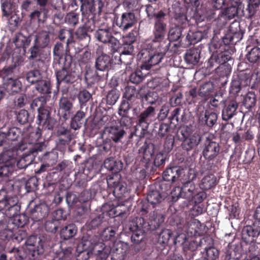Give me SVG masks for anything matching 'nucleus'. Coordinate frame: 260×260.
I'll return each instance as SVG.
<instances>
[{
  "label": "nucleus",
  "mask_w": 260,
  "mask_h": 260,
  "mask_svg": "<svg viewBox=\"0 0 260 260\" xmlns=\"http://www.w3.org/2000/svg\"><path fill=\"white\" fill-rule=\"evenodd\" d=\"M161 18L156 17L154 30V39L151 42L147 41L138 54L142 62V69L148 70L152 66L157 64L168 49V44L161 42L166 34V24Z\"/></svg>",
  "instance_id": "f257e3e1"
},
{
  "label": "nucleus",
  "mask_w": 260,
  "mask_h": 260,
  "mask_svg": "<svg viewBox=\"0 0 260 260\" xmlns=\"http://www.w3.org/2000/svg\"><path fill=\"white\" fill-rule=\"evenodd\" d=\"M82 244L84 250L92 253L96 260H106L111 253L110 244L102 242L93 243L91 240L83 239Z\"/></svg>",
  "instance_id": "f03ea898"
},
{
  "label": "nucleus",
  "mask_w": 260,
  "mask_h": 260,
  "mask_svg": "<svg viewBox=\"0 0 260 260\" xmlns=\"http://www.w3.org/2000/svg\"><path fill=\"white\" fill-rule=\"evenodd\" d=\"M42 240L37 236H30L25 242L24 251L29 259H35L43 252Z\"/></svg>",
  "instance_id": "7ed1b4c3"
},
{
  "label": "nucleus",
  "mask_w": 260,
  "mask_h": 260,
  "mask_svg": "<svg viewBox=\"0 0 260 260\" xmlns=\"http://www.w3.org/2000/svg\"><path fill=\"white\" fill-rule=\"evenodd\" d=\"M155 117V109L153 107L149 106L142 112L139 116L138 122L136 126V133H138L141 128L140 135H143L147 131L148 125Z\"/></svg>",
  "instance_id": "20e7f679"
},
{
  "label": "nucleus",
  "mask_w": 260,
  "mask_h": 260,
  "mask_svg": "<svg viewBox=\"0 0 260 260\" xmlns=\"http://www.w3.org/2000/svg\"><path fill=\"white\" fill-rule=\"evenodd\" d=\"M139 0H124L123 3V7L126 11L122 14H119L118 12L122 9L120 6H117L114 10L115 16H136L139 14Z\"/></svg>",
  "instance_id": "39448f33"
},
{
  "label": "nucleus",
  "mask_w": 260,
  "mask_h": 260,
  "mask_svg": "<svg viewBox=\"0 0 260 260\" xmlns=\"http://www.w3.org/2000/svg\"><path fill=\"white\" fill-rule=\"evenodd\" d=\"M143 222L144 219L139 218L132 221L130 223L129 230L132 232L131 238L135 243H140L144 238Z\"/></svg>",
  "instance_id": "423d86ee"
},
{
  "label": "nucleus",
  "mask_w": 260,
  "mask_h": 260,
  "mask_svg": "<svg viewBox=\"0 0 260 260\" xmlns=\"http://www.w3.org/2000/svg\"><path fill=\"white\" fill-rule=\"evenodd\" d=\"M230 58L229 52L226 51H223V48L219 47L218 50L214 51L212 55L209 59L208 67L211 68L219 64H222L230 60Z\"/></svg>",
  "instance_id": "0eeeda50"
},
{
  "label": "nucleus",
  "mask_w": 260,
  "mask_h": 260,
  "mask_svg": "<svg viewBox=\"0 0 260 260\" xmlns=\"http://www.w3.org/2000/svg\"><path fill=\"white\" fill-rule=\"evenodd\" d=\"M233 1L231 6L219 11V13H217V16H245V14L242 9L240 0Z\"/></svg>",
  "instance_id": "6e6552de"
},
{
  "label": "nucleus",
  "mask_w": 260,
  "mask_h": 260,
  "mask_svg": "<svg viewBox=\"0 0 260 260\" xmlns=\"http://www.w3.org/2000/svg\"><path fill=\"white\" fill-rule=\"evenodd\" d=\"M125 132L121 125H116L105 127L103 136H107L114 142H119L123 137Z\"/></svg>",
  "instance_id": "1a4fd4ad"
},
{
  "label": "nucleus",
  "mask_w": 260,
  "mask_h": 260,
  "mask_svg": "<svg viewBox=\"0 0 260 260\" xmlns=\"http://www.w3.org/2000/svg\"><path fill=\"white\" fill-rule=\"evenodd\" d=\"M128 250V245L126 243L120 240H116L111 248L112 256L115 257L117 260H124L125 256Z\"/></svg>",
  "instance_id": "9d476101"
},
{
  "label": "nucleus",
  "mask_w": 260,
  "mask_h": 260,
  "mask_svg": "<svg viewBox=\"0 0 260 260\" xmlns=\"http://www.w3.org/2000/svg\"><path fill=\"white\" fill-rule=\"evenodd\" d=\"M18 199L17 197L8 198L5 190L0 191V208L4 209L8 208L10 211L12 210H17Z\"/></svg>",
  "instance_id": "9b49d317"
},
{
  "label": "nucleus",
  "mask_w": 260,
  "mask_h": 260,
  "mask_svg": "<svg viewBox=\"0 0 260 260\" xmlns=\"http://www.w3.org/2000/svg\"><path fill=\"white\" fill-rule=\"evenodd\" d=\"M220 147L218 143L211 141H207L203 150L204 157L208 160L214 159L219 154Z\"/></svg>",
  "instance_id": "f8f14e48"
},
{
  "label": "nucleus",
  "mask_w": 260,
  "mask_h": 260,
  "mask_svg": "<svg viewBox=\"0 0 260 260\" xmlns=\"http://www.w3.org/2000/svg\"><path fill=\"white\" fill-rule=\"evenodd\" d=\"M162 242L165 243H167L171 238H173L174 240V243H181L184 244V246L187 245V242L185 241L186 237L184 233H181L178 234V233H172L170 230H166L163 231L160 235L159 238H164Z\"/></svg>",
  "instance_id": "ddd939ff"
},
{
  "label": "nucleus",
  "mask_w": 260,
  "mask_h": 260,
  "mask_svg": "<svg viewBox=\"0 0 260 260\" xmlns=\"http://www.w3.org/2000/svg\"><path fill=\"white\" fill-rule=\"evenodd\" d=\"M119 181V177L118 175L110 176L107 180L108 187L114 189L113 193L122 194L125 192L126 188Z\"/></svg>",
  "instance_id": "4468645a"
},
{
  "label": "nucleus",
  "mask_w": 260,
  "mask_h": 260,
  "mask_svg": "<svg viewBox=\"0 0 260 260\" xmlns=\"http://www.w3.org/2000/svg\"><path fill=\"white\" fill-rule=\"evenodd\" d=\"M4 86L6 90L11 94L17 93L21 89V82L16 79L8 78L5 81Z\"/></svg>",
  "instance_id": "2eb2a0df"
},
{
  "label": "nucleus",
  "mask_w": 260,
  "mask_h": 260,
  "mask_svg": "<svg viewBox=\"0 0 260 260\" xmlns=\"http://www.w3.org/2000/svg\"><path fill=\"white\" fill-rule=\"evenodd\" d=\"M96 38L100 41L104 43H111L116 46L118 44V41L114 37H112L111 34L107 30L99 29L95 34Z\"/></svg>",
  "instance_id": "dca6fc26"
},
{
  "label": "nucleus",
  "mask_w": 260,
  "mask_h": 260,
  "mask_svg": "<svg viewBox=\"0 0 260 260\" xmlns=\"http://www.w3.org/2000/svg\"><path fill=\"white\" fill-rule=\"evenodd\" d=\"M74 100L67 97H62L59 100V110L63 113V117L66 118L71 113L73 108Z\"/></svg>",
  "instance_id": "f3484780"
},
{
  "label": "nucleus",
  "mask_w": 260,
  "mask_h": 260,
  "mask_svg": "<svg viewBox=\"0 0 260 260\" xmlns=\"http://www.w3.org/2000/svg\"><path fill=\"white\" fill-rule=\"evenodd\" d=\"M200 59V50L196 48L188 50L185 56V60L187 63L197 64Z\"/></svg>",
  "instance_id": "a211bd4d"
},
{
  "label": "nucleus",
  "mask_w": 260,
  "mask_h": 260,
  "mask_svg": "<svg viewBox=\"0 0 260 260\" xmlns=\"http://www.w3.org/2000/svg\"><path fill=\"white\" fill-rule=\"evenodd\" d=\"M135 17H115L114 25L121 28L123 30H126L131 27L135 23Z\"/></svg>",
  "instance_id": "6ab92c4d"
},
{
  "label": "nucleus",
  "mask_w": 260,
  "mask_h": 260,
  "mask_svg": "<svg viewBox=\"0 0 260 260\" xmlns=\"http://www.w3.org/2000/svg\"><path fill=\"white\" fill-rule=\"evenodd\" d=\"M111 59L109 56L102 54L96 60V68L100 71H105L111 67Z\"/></svg>",
  "instance_id": "aec40b11"
},
{
  "label": "nucleus",
  "mask_w": 260,
  "mask_h": 260,
  "mask_svg": "<svg viewBox=\"0 0 260 260\" xmlns=\"http://www.w3.org/2000/svg\"><path fill=\"white\" fill-rule=\"evenodd\" d=\"M181 170L177 167L170 168L163 173V178L167 181H175L180 176Z\"/></svg>",
  "instance_id": "412c9836"
},
{
  "label": "nucleus",
  "mask_w": 260,
  "mask_h": 260,
  "mask_svg": "<svg viewBox=\"0 0 260 260\" xmlns=\"http://www.w3.org/2000/svg\"><path fill=\"white\" fill-rule=\"evenodd\" d=\"M238 108V104L235 101L231 102L222 111V119L227 121L235 114Z\"/></svg>",
  "instance_id": "4be33fe9"
},
{
  "label": "nucleus",
  "mask_w": 260,
  "mask_h": 260,
  "mask_svg": "<svg viewBox=\"0 0 260 260\" xmlns=\"http://www.w3.org/2000/svg\"><path fill=\"white\" fill-rule=\"evenodd\" d=\"M154 147L152 145L144 144L139 149V153L140 156L146 161H148L152 157L154 153Z\"/></svg>",
  "instance_id": "5701e85b"
},
{
  "label": "nucleus",
  "mask_w": 260,
  "mask_h": 260,
  "mask_svg": "<svg viewBox=\"0 0 260 260\" xmlns=\"http://www.w3.org/2000/svg\"><path fill=\"white\" fill-rule=\"evenodd\" d=\"M48 0H37V3L39 6V10H35L31 12L29 16H40L43 15V16H47L48 9L47 8Z\"/></svg>",
  "instance_id": "b1692460"
},
{
  "label": "nucleus",
  "mask_w": 260,
  "mask_h": 260,
  "mask_svg": "<svg viewBox=\"0 0 260 260\" xmlns=\"http://www.w3.org/2000/svg\"><path fill=\"white\" fill-rule=\"evenodd\" d=\"M17 155L18 150L14 149L7 150L2 154L3 158H6L4 161L8 165L7 167L15 163Z\"/></svg>",
  "instance_id": "393cba45"
},
{
  "label": "nucleus",
  "mask_w": 260,
  "mask_h": 260,
  "mask_svg": "<svg viewBox=\"0 0 260 260\" xmlns=\"http://www.w3.org/2000/svg\"><path fill=\"white\" fill-rule=\"evenodd\" d=\"M182 198L191 200L193 197L195 191V185L191 182H187L185 183L182 187Z\"/></svg>",
  "instance_id": "a878e982"
},
{
  "label": "nucleus",
  "mask_w": 260,
  "mask_h": 260,
  "mask_svg": "<svg viewBox=\"0 0 260 260\" xmlns=\"http://www.w3.org/2000/svg\"><path fill=\"white\" fill-rule=\"evenodd\" d=\"M216 179L214 175L211 174L205 176L200 184V187L204 190H208L214 186Z\"/></svg>",
  "instance_id": "bb28decb"
},
{
  "label": "nucleus",
  "mask_w": 260,
  "mask_h": 260,
  "mask_svg": "<svg viewBox=\"0 0 260 260\" xmlns=\"http://www.w3.org/2000/svg\"><path fill=\"white\" fill-rule=\"evenodd\" d=\"M3 16H17L15 12V6L8 1H5L2 5Z\"/></svg>",
  "instance_id": "cd10ccee"
},
{
  "label": "nucleus",
  "mask_w": 260,
  "mask_h": 260,
  "mask_svg": "<svg viewBox=\"0 0 260 260\" xmlns=\"http://www.w3.org/2000/svg\"><path fill=\"white\" fill-rule=\"evenodd\" d=\"M85 113L82 111H78L72 118L71 127L74 130L79 129L82 125L81 120L85 117Z\"/></svg>",
  "instance_id": "c85d7f7f"
},
{
  "label": "nucleus",
  "mask_w": 260,
  "mask_h": 260,
  "mask_svg": "<svg viewBox=\"0 0 260 260\" xmlns=\"http://www.w3.org/2000/svg\"><path fill=\"white\" fill-rule=\"evenodd\" d=\"M77 228L74 224H69L63 228L60 232V236L64 240L69 239L75 235Z\"/></svg>",
  "instance_id": "c756f323"
},
{
  "label": "nucleus",
  "mask_w": 260,
  "mask_h": 260,
  "mask_svg": "<svg viewBox=\"0 0 260 260\" xmlns=\"http://www.w3.org/2000/svg\"><path fill=\"white\" fill-rule=\"evenodd\" d=\"M49 42V33L47 31L39 32L36 37L35 43L41 48L46 47Z\"/></svg>",
  "instance_id": "7c9ffc66"
},
{
  "label": "nucleus",
  "mask_w": 260,
  "mask_h": 260,
  "mask_svg": "<svg viewBox=\"0 0 260 260\" xmlns=\"http://www.w3.org/2000/svg\"><path fill=\"white\" fill-rule=\"evenodd\" d=\"M214 89V85L211 82H206L202 85L198 91V94L202 97H207L212 94Z\"/></svg>",
  "instance_id": "2f4dec72"
},
{
  "label": "nucleus",
  "mask_w": 260,
  "mask_h": 260,
  "mask_svg": "<svg viewBox=\"0 0 260 260\" xmlns=\"http://www.w3.org/2000/svg\"><path fill=\"white\" fill-rule=\"evenodd\" d=\"M144 11L147 14V16H165L166 14L161 11L157 13L155 9L151 5H147L145 6H142L139 11V15L141 16V13Z\"/></svg>",
  "instance_id": "473e14b6"
},
{
  "label": "nucleus",
  "mask_w": 260,
  "mask_h": 260,
  "mask_svg": "<svg viewBox=\"0 0 260 260\" xmlns=\"http://www.w3.org/2000/svg\"><path fill=\"white\" fill-rule=\"evenodd\" d=\"M74 78L73 75L69 74L65 69H62L56 73V78L58 82H71L74 80Z\"/></svg>",
  "instance_id": "72a5a7b5"
},
{
  "label": "nucleus",
  "mask_w": 260,
  "mask_h": 260,
  "mask_svg": "<svg viewBox=\"0 0 260 260\" xmlns=\"http://www.w3.org/2000/svg\"><path fill=\"white\" fill-rule=\"evenodd\" d=\"M217 119V115L213 112L206 111L204 116L200 118L203 122L209 126H212L216 122Z\"/></svg>",
  "instance_id": "f704fd0d"
},
{
  "label": "nucleus",
  "mask_w": 260,
  "mask_h": 260,
  "mask_svg": "<svg viewBox=\"0 0 260 260\" xmlns=\"http://www.w3.org/2000/svg\"><path fill=\"white\" fill-rule=\"evenodd\" d=\"M260 233V230L258 228L253 229L251 226H247L244 228L242 231V236L243 238L246 239L249 238H254L257 237Z\"/></svg>",
  "instance_id": "c9c22d12"
},
{
  "label": "nucleus",
  "mask_w": 260,
  "mask_h": 260,
  "mask_svg": "<svg viewBox=\"0 0 260 260\" xmlns=\"http://www.w3.org/2000/svg\"><path fill=\"white\" fill-rule=\"evenodd\" d=\"M164 200L162 196L158 191L150 192L147 196V201L153 205H155Z\"/></svg>",
  "instance_id": "e433bc0d"
},
{
  "label": "nucleus",
  "mask_w": 260,
  "mask_h": 260,
  "mask_svg": "<svg viewBox=\"0 0 260 260\" xmlns=\"http://www.w3.org/2000/svg\"><path fill=\"white\" fill-rule=\"evenodd\" d=\"M150 224L154 228L158 227L164 221V217L157 212H153L149 215Z\"/></svg>",
  "instance_id": "4c0bfd02"
},
{
  "label": "nucleus",
  "mask_w": 260,
  "mask_h": 260,
  "mask_svg": "<svg viewBox=\"0 0 260 260\" xmlns=\"http://www.w3.org/2000/svg\"><path fill=\"white\" fill-rule=\"evenodd\" d=\"M40 214L39 212H34L31 216V218L34 221H37L45 217L48 214L49 208L46 205H42L40 207Z\"/></svg>",
  "instance_id": "58836bf2"
},
{
  "label": "nucleus",
  "mask_w": 260,
  "mask_h": 260,
  "mask_svg": "<svg viewBox=\"0 0 260 260\" xmlns=\"http://www.w3.org/2000/svg\"><path fill=\"white\" fill-rule=\"evenodd\" d=\"M201 141V137L197 133L189 136L185 140L184 143L187 144L189 148H192L197 146Z\"/></svg>",
  "instance_id": "ea45409f"
},
{
  "label": "nucleus",
  "mask_w": 260,
  "mask_h": 260,
  "mask_svg": "<svg viewBox=\"0 0 260 260\" xmlns=\"http://www.w3.org/2000/svg\"><path fill=\"white\" fill-rule=\"evenodd\" d=\"M38 113V124L43 125L48 124L49 123V112L48 110L44 108L42 110H39Z\"/></svg>",
  "instance_id": "a19ab883"
},
{
  "label": "nucleus",
  "mask_w": 260,
  "mask_h": 260,
  "mask_svg": "<svg viewBox=\"0 0 260 260\" xmlns=\"http://www.w3.org/2000/svg\"><path fill=\"white\" fill-rule=\"evenodd\" d=\"M36 89L42 93H48L51 92L50 83L46 80H41L36 85Z\"/></svg>",
  "instance_id": "79ce46f5"
},
{
  "label": "nucleus",
  "mask_w": 260,
  "mask_h": 260,
  "mask_svg": "<svg viewBox=\"0 0 260 260\" xmlns=\"http://www.w3.org/2000/svg\"><path fill=\"white\" fill-rule=\"evenodd\" d=\"M248 60L252 63L256 62L260 59V48L254 47L247 55Z\"/></svg>",
  "instance_id": "37998d69"
},
{
  "label": "nucleus",
  "mask_w": 260,
  "mask_h": 260,
  "mask_svg": "<svg viewBox=\"0 0 260 260\" xmlns=\"http://www.w3.org/2000/svg\"><path fill=\"white\" fill-rule=\"evenodd\" d=\"M42 77L38 70H34L28 73L27 75V80L28 82L34 84L38 83L41 80Z\"/></svg>",
  "instance_id": "c03bdc74"
},
{
  "label": "nucleus",
  "mask_w": 260,
  "mask_h": 260,
  "mask_svg": "<svg viewBox=\"0 0 260 260\" xmlns=\"http://www.w3.org/2000/svg\"><path fill=\"white\" fill-rule=\"evenodd\" d=\"M126 40H125V42L123 43L120 48V53L134 55V48L132 45V42L134 41V39L132 38L131 40V43H127V40L128 38H125Z\"/></svg>",
  "instance_id": "a18cd8bd"
},
{
  "label": "nucleus",
  "mask_w": 260,
  "mask_h": 260,
  "mask_svg": "<svg viewBox=\"0 0 260 260\" xmlns=\"http://www.w3.org/2000/svg\"><path fill=\"white\" fill-rule=\"evenodd\" d=\"M72 251V248L68 247L57 253L56 258L58 260H71L73 256Z\"/></svg>",
  "instance_id": "49530a36"
},
{
  "label": "nucleus",
  "mask_w": 260,
  "mask_h": 260,
  "mask_svg": "<svg viewBox=\"0 0 260 260\" xmlns=\"http://www.w3.org/2000/svg\"><path fill=\"white\" fill-rule=\"evenodd\" d=\"M181 36V28L178 26H175L170 29L168 38L171 41H176L180 38Z\"/></svg>",
  "instance_id": "de8ad7c7"
},
{
  "label": "nucleus",
  "mask_w": 260,
  "mask_h": 260,
  "mask_svg": "<svg viewBox=\"0 0 260 260\" xmlns=\"http://www.w3.org/2000/svg\"><path fill=\"white\" fill-rule=\"evenodd\" d=\"M200 222L198 220H194L190 223L187 229V233L188 235H196L199 232Z\"/></svg>",
  "instance_id": "09e8293b"
},
{
  "label": "nucleus",
  "mask_w": 260,
  "mask_h": 260,
  "mask_svg": "<svg viewBox=\"0 0 260 260\" xmlns=\"http://www.w3.org/2000/svg\"><path fill=\"white\" fill-rule=\"evenodd\" d=\"M59 225V222L58 219H52L47 220L45 225L46 231L53 233L55 232Z\"/></svg>",
  "instance_id": "8fccbe9b"
},
{
  "label": "nucleus",
  "mask_w": 260,
  "mask_h": 260,
  "mask_svg": "<svg viewBox=\"0 0 260 260\" xmlns=\"http://www.w3.org/2000/svg\"><path fill=\"white\" fill-rule=\"evenodd\" d=\"M119 97V93L116 90H112L107 95V103L110 105H114Z\"/></svg>",
  "instance_id": "3c124183"
},
{
  "label": "nucleus",
  "mask_w": 260,
  "mask_h": 260,
  "mask_svg": "<svg viewBox=\"0 0 260 260\" xmlns=\"http://www.w3.org/2000/svg\"><path fill=\"white\" fill-rule=\"evenodd\" d=\"M32 3L30 1H25L21 5L22 16H29L30 14L34 12L31 8Z\"/></svg>",
  "instance_id": "603ef678"
},
{
  "label": "nucleus",
  "mask_w": 260,
  "mask_h": 260,
  "mask_svg": "<svg viewBox=\"0 0 260 260\" xmlns=\"http://www.w3.org/2000/svg\"><path fill=\"white\" fill-rule=\"evenodd\" d=\"M20 134V131L18 128L13 127L9 129L6 133L7 141H15L17 139Z\"/></svg>",
  "instance_id": "864d4df0"
},
{
  "label": "nucleus",
  "mask_w": 260,
  "mask_h": 260,
  "mask_svg": "<svg viewBox=\"0 0 260 260\" xmlns=\"http://www.w3.org/2000/svg\"><path fill=\"white\" fill-rule=\"evenodd\" d=\"M213 9L211 10V15L214 16L219 13L222 10V8L225 4L226 0H212Z\"/></svg>",
  "instance_id": "5fc2aeb1"
},
{
  "label": "nucleus",
  "mask_w": 260,
  "mask_h": 260,
  "mask_svg": "<svg viewBox=\"0 0 260 260\" xmlns=\"http://www.w3.org/2000/svg\"><path fill=\"white\" fill-rule=\"evenodd\" d=\"M27 99L25 94L20 93L16 96L14 100L15 106L21 108L26 103Z\"/></svg>",
  "instance_id": "6e6d98bb"
},
{
  "label": "nucleus",
  "mask_w": 260,
  "mask_h": 260,
  "mask_svg": "<svg viewBox=\"0 0 260 260\" xmlns=\"http://www.w3.org/2000/svg\"><path fill=\"white\" fill-rule=\"evenodd\" d=\"M45 105V99L43 97L41 96L34 100L30 107L32 109L38 108V111H39V110H42L44 108Z\"/></svg>",
  "instance_id": "4d7b16f0"
},
{
  "label": "nucleus",
  "mask_w": 260,
  "mask_h": 260,
  "mask_svg": "<svg viewBox=\"0 0 260 260\" xmlns=\"http://www.w3.org/2000/svg\"><path fill=\"white\" fill-rule=\"evenodd\" d=\"M115 234V231L111 228L106 229L102 233L101 237L103 240L108 241L111 240Z\"/></svg>",
  "instance_id": "13d9d810"
},
{
  "label": "nucleus",
  "mask_w": 260,
  "mask_h": 260,
  "mask_svg": "<svg viewBox=\"0 0 260 260\" xmlns=\"http://www.w3.org/2000/svg\"><path fill=\"white\" fill-rule=\"evenodd\" d=\"M207 260H215L218 256V251L214 247H209L206 249Z\"/></svg>",
  "instance_id": "bf43d9fd"
},
{
  "label": "nucleus",
  "mask_w": 260,
  "mask_h": 260,
  "mask_svg": "<svg viewBox=\"0 0 260 260\" xmlns=\"http://www.w3.org/2000/svg\"><path fill=\"white\" fill-rule=\"evenodd\" d=\"M144 76L143 75L141 71H138L132 73L129 77L130 81L135 84L140 83L143 79Z\"/></svg>",
  "instance_id": "052dcab7"
},
{
  "label": "nucleus",
  "mask_w": 260,
  "mask_h": 260,
  "mask_svg": "<svg viewBox=\"0 0 260 260\" xmlns=\"http://www.w3.org/2000/svg\"><path fill=\"white\" fill-rule=\"evenodd\" d=\"M104 166L108 170L117 171L116 162L113 158L110 157L105 159Z\"/></svg>",
  "instance_id": "680f3d73"
},
{
  "label": "nucleus",
  "mask_w": 260,
  "mask_h": 260,
  "mask_svg": "<svg viewBox=\"0 0 260 260\" xmlns=\"http://www.w3.org/2000/svg\"><path fill=\"white\" fill-rule=\"evenodd\" d=\"M182 189L178 186L175 187L171 191L170 197L172 202H176L180 197L182 198Z\"/></svg>",
  "instance_id": "e2e57ef3"
},
{
  "label": "nucleus",
  "mask_w": 260,
  "mask_h": 260,
  "mask_svg": "<svg viewBox=\"0 0 260 260\" xmlns=\"http://www.w3.org/2000/svg\"><path fill=\"white\" fill-rule=\"evenodd\" d=\"M28 113L26 110H20L17 116V118L19 123L24 124L28 121Z\"/></svg>",
  "instance_id": "0e129e2a"
},
{
  "label": "nucleus",
  "mask_w": 260,
  "mask_h": 260,
  "mask_svg": "<svg viewBox=\"0 0 260 260\" xmlns=\"http://www.w3.org/2000/svg\"><path fill=\"white\" fill-rule=\"evenodd\" d=\"M134 58V55L120 53V61L126 66L130 65Z\"/></svg>",
  "instance_id": "69168bd1"
},
{
  "label": "nucleus",
  "mask_w": 260,
  "mask_h": 260,
  "mask_svg": "<svg viewBox=\"0 0 260 260\" xmlns=\"http://www.w3.org/2000/svg\"><path fill=\"white\" fill-rule=\"evenodd\" d=\"M129 109V105L128 103L126 101H123L121 102L119 108L118 113L120 116L124 117L126 115Z\"/></svg>",
  "instance_id": "338daca9"
},
{
  "label": "nucleus",
  "mask_w": 260,
  "mask_h": 260,
  "mask_svg": "<svg viewBox=\"0 0 260 260\" xmlns=\"http://www.w3.org/2000/svg\"><path fill=\"white\" fill-rule=\"evenodd\" d=\"M166 156L162 152H160L155 156L154 164L155 166L159 167L162 165L166 160Z\"/></svg>",
  "instance_id": "774afa93"
}]
</instances>
